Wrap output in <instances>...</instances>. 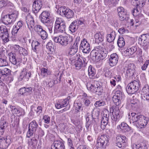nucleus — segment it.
<instances>
[{
	"label": "nucleus",
	"mask_w": 149,
	"mask_h": 149,
	"mask_svg": "<svg viewBox=\"0 0 149 149\" xmlns=\"http://www.w3.org/2000/svg\"><path fill=\"white\" fill-rule=\"evenodd\" d=\"M26 20L28 27L30 30H32L34 27V30L42 39L45 40L47 38L48 34L41 26L38 24L34 26L35 21L31 15H28L26 16Z\"/></svg>",
	"instance_id": "obj_1"
},
{
	"label": "nucleus",
	"mask_w": 149,
	"mask_h": 149,
	"mask_svg": "<svg viewBox=\"0 0 149 149\" xmlns=\"http://www.w3.org/2000/svg\"><path fill=\"white\" fill-rule=\"evenodd\" d=\"M107 51L103 47H96L91 53V55L95 58V61L97 62L105 58Z\"/></svg>",
	"instance_id": "obj_2"
},
{
	"label": "nucleus",
	"mask_w": 149,
	"mask_h": 149,
	"mask_svg": "<svg viewBox=\"0 0 149 149\" xmlns=\"http://www.w3.org/2000/svg\"><path fill=\"white\" fill-rule=\"evenodd\" d=\"M109 136L103 134L99 136L97 139L96 145L97 149H105L109 141Z\"/></svg>",
	"instance_id": "obj_3"
},
{
	"label": "nucleus",
	"mask_w": 149,
	"mask_h": 149,
	"mask_svg": "<svg viewBox=\"0 0 149 149\" xmlns=\"http://www.w3.org/2000/svg\"><path fill=\"white\" fill-rule=\"evenodd\" d=\"M18 16V13H13L11 14L3 16L1 19L2 22L6 25H8L14 22Z\"/></svg>",
	"instance_id": "obj_4"
},
{
	"label": "nucleus",
	"mask_w": 149,
	"mask_h": 149,
	"mask_svg": "<svg viewBox=\"0 0 149 149\" xmlns=\"http://www.w3.org/2000/svg\"><path fill=\"white\" fill-rule=\"evenodd\" d=\"M139 86V81H133L129 84L127 86L126 91L129 94H133L138 91Z\"/></svg>",
	"instance_id": "obj_5"
},
{
	"label": "nucleus",
	"mask_w": 149,
	"mask_h": 149,
	"mask_svg": "<svg viewBox=\"0 0 149 149\" xmlns=\"http://www.w3.org/2000/svg\"><path fill=\"white\" fill-rule=\"evenodd\" d=\"M110 112L112 114L111 118L114 121H118L122 117V115L118 107H111L110 109Z\"/></svg>",
	"instance_id": "obj_6"
},
{
	"label": "nucleus",
	"mask_w": 149,
	"mask_h": 149,
	"mask_svg": "<svg viewBox=\"0 0 149 149\" xmlns=\"http://www.w3.org/2000/svg\"><path fill=\"white\" fill-rule=\"evenodd\" d=\"M38 127L37 122L34 120L31 122L29 124L28 131L26 134V137L29 138L35 133Z\"/></svg>",
	"instance_id": "obj_7"
},
{
	"label": "nucleus",
	"mask_w": 149,
	"mask_h": 149,
	"mask_svg": "<svg viewBox=\"0 0 149 149\" xmlns=\"http://www.w3.org/2000/svg\"><path fill=\"white\" fill-rule=\"evenodd\" d=\"M31 72L26 68H23L22 70L19 77L20 80L28 81L31 77Z\"/></svg>",
	"instance_id": "obj_8"
},
{
	"label": "nucleus",
	"mask_w": 149,
	"mask_h": 149,
	"mask_svg": "<svg viewBox=\"0 0 149 149\" xmlns=\"http://www.w3.org/2000/svg\"><path fill=\"white\" fill-rule=\"evenodd\" d=\"M50 13L47 11H43L40 16V18L41 22L46 26L50 22Z\"/></svg>",
	"instance_id": "obj_9"
},
{
	"label": "nucleus",
	"mask_w": 149,
	"mask_h": 149,
	"mask_svg": "<svg viewBox=\"0 0 149 149\" xmlns=\"http://www.w3.org/2000/svg\"><path fill=\"white\" fill-rule=\"evenodd\" d=\"M53 39L55 42H58L63 46H66L68 43V37L66 36H54Z\"/></svg>",
	"instance_id": "obj_10"
},
{
	"label": "nucleus",
	"mask_w": 149,
	"mask_h": 149,
	"mask_svg": "<svg viewBox=\"0 0 149 149\" xmlns=\"http://www.w3.org/2000/svg\"><path fill=\"white\" fill-rule=\"evenodd\" d=\"M42 1L41 0H36L33 3L32 11L37 15L42 6Z\"/></svg>",
	"instance_id": "obj_11"
},
{
	"label": "nucleus",
	"mask_w": 149,
	"mask_h": 149,
	"mask_svg": "<svg viewBox=\"0 0 149 149\" xmlns=\"http://www.w3.org/2000/svg\"><path fill=\"white\" fill-rule=\"evenodd\" d=\"M8 34L6 27L0 26V37L4 42L6 43L8 41Z\"/></svg>",
	"instance_id": "obj_12"
},
{
	"label": "nucleus",
	"mask_w": 149,
	"mask_h": 149,
	"mask_svg": "<svg viewBox=\"0 0 149 149\" xmlns=\"http://www.w3.org/2000/svg\"><path fill=\"white\" fill-rule=\"evenodd\" d=\"M11 143L10 140L7 138H5L3 137H0V148L1 149H6L10 145Z\"/></svg>",
	"instance_id": "obj_13"
},
{
	"label": "nucleus",
	"mask_w": 149,
	"mask_h": 149,
	"mask_svg": "<svg viewBox=\"0 0 149 149\" xmlns=\"http://www.w3.org/2000/svg\"><path fill=\"white\" fill-rule=\"evenodd\" d=\"M143 117V116L141 115H138V114L134 113H131V116L130 117V122L132 123H135L136 124L140 120H142L143 121H144L143 119H142V118Z\"/></svg>",
	"instance_id": "obj_14"
},
{
	"label": "nucleus",
	"mask_w": 149,
	"mask_h": 149,
	"mask_svg": "<svg viewBox=\"0 0 149 149\" xmlns=\"http://www.w3.org/2000/svg\"><path fill=\"white\" fill-rule=\"evenodd\" d=\"M126 138L124 136L118 135L116 137V145L119 148L124 147V143Z\"/></svg>",
	"instance_id": "obj_15"
},
{
	"label": "nucleus",
	"mask_w": 149,
	"mask_h": 149,
	"mask_svg": "<svg viewBox=\"0 0 149 149\" xmlns=\"http://www.w3.org/2000/svg\"><path fill=\"white\" fill-rule=\"evenodd\" d=\"M139 41L141 42V45L143 47L146 46L149 43V34L141 35L139 38Z\"/></svg>",
	"instance_id": "obj_16"
},
{
	"label": "nucleus",
	"mask_w": 149,
	"mask_h": 149,
	"mask_svg": "<svg viewBox=\"0 0 149 149\" xmlns=\"http://www.w3.org/2000/svg\"><path fill=\"white\" fill-rule=\"evenodd\" d=\"M118 55L116 53L111 54L109 59V63L111 67L113 66L116 65L118 61Z\"/></svg>",
	"instance_id": "obj_17"
},
{
	"label": "nucleus",
	"mask_w": 149,
	"mask_h": 149,
	"mask_svg": "<svg viewBox=\"0 0 149 149\" xmlns=\"http://www.w3.org/2000/svg\"><path fill=\"white\" fill-rule=\"evenodd\" d=\"M83 66L82 60L80 55L77 54L75 56V68L77 70H80Z\"/></svg>",
	"instance_id": "obj_18"
},
{
	"label": "nucleus",
	"mask_w": 149,
	"mask_h": 149,
	"mask_svg": "<svg viewBox=\"0 0 149 149\" xmlns=\"http://www.w3.org/2000/svg\"><path fill=\"white\" fill-rule=\"evenodd\" d=\"M64 146L63 142L59 141H55L51 146V149H64Z\"/></svg>",
	"instance_id": "obj_19"
},
{
	"label": "nucleus",
	"mask_w": 149,
	"mask_h": 149,
	"mask_svg": "<svg viewBox=\"0 0 149 149\" xmlns=\"http://www.w3.org/2000/svg\"><path fill=\"white\" fill-rule=\"evenodd\" d=\"M1 53L0 52L1 58H0V66H5L7 65L8 63L6 60L7 58L4 54L5 50H3Z\"/></svg>",
	"instance_id": "obj_20"
},
{
	"label": "nucleus",
	"mask_w": 149,
	"mask_h": 149,
	"mask_svg": "<svg viewBox=\"0 0 149 149\" xmlns=\"http://www.w3.org/2000/svg\"><path fill=\"white\" fill-rule=\"evenodd\" d=\"M11 74L10 70L5 68L3 69H0V79L4 80L6 77L9 75Z\"/></svg>",
	"instance_id": "obj_21"
},
{
	"label": "nucleus",
	"mask_w": 149,
	"mask_h": 149,
	"mask_svg": "<svg viewBox=\"0 0 149 149\" xmlns=\"http://www.w3.org/2000/svg\"><path fill=\"white\" fill-rule=\"evenodd\" d=\"M142 118V119L144 120L145 121H143L141 120H139L136 124V126L139 128L144 127L147 125L148 122V118L143 116V117Z\"/></svg>",
	"instance_id": "obj_22"
},
{
	"label": "nucleus",
	"mask_w": 149,
	"mask_h": 149,
	"mask_svg": "<svg viewBox=\"0 0 149 149\" xmlns=\"http://www.w3.org/2000/svg\"><path fill=\"white\" fill-rule=\"evenodd\" d=\"M118 127L120 128L123 132H126L131 129V128L126 123L124 122L122 123Z\"/></svg>",
	"instance_id": "obj_23"
},
{
	"label": "nucleus",
	"mask_w": 149,
	"mask_h": 149,
	"mask_svg": "<svg viewBox=\"0 0 149 149\" xmlns=\"http://www.w3.org/2000/svg\"><path fill=\"white\" fill-rule=\"evenodd\" d=\"M136 50V47H128L125 51H123V52L126 56H130L133 54Z\"/></svg>",
	"instance_id": "obj_24"
},
{
	"label": "nucleus",
	"mask_w": 149,
	"mask_h": 149,
	"mask_svg": "<svg viewBox=\"0 0 149 149\" xmlns=\"http://www.w3.org/2000/svg\"><path fill=\"white\" fill-rule=\"evenodd\" d=\"M8 123L2 118L0 122V134H2L4 131L5 129L8 125Z\"/></svg>",
	"instance_id": "obj_25"
},
{
	"label": "nucleus",
	"mask_w": 149,
	"mask_h": 149,
	"mask_svg": "<svg viewBox=\"0 0 149 149\" xmlns=\"http://www.w3.org/2000/svg\"><path fill=\"white\" fill-rule=\"evenodd\" d=\"M88 73L89 77L90 79H93L95 77L96 72L94 68L92 65H90L88 68Z\"/></svg>",
	"instance_id": "obj_26"
},
{
	"label": "nucleus",
	"mask_w": 149,
	"mask_h": 149,
	"mask_svg": "<svg viewBox=\"0 0 149 149\" xmlns=\"http://www.w3.org/2000/svg\"><path fill=\"white\" fill-rule=\"evenodd\" d=\"M61 25L60 26L59 28H54V33H63L65 31L66 27L65 22L61 23Z\"/></svg>",
	"instance_id": "obj_27"
},
{
	"label": "nucleus",
	"mask_w": 149,
	"mask_h": 149,
	"mask_svg": "<svg viewBox=\"0 0 149 149\" xmlns=\"http://www.w3.org/2000/svg\"><path fill=\"white\" fill-rule=\"evenodd\" d=\"M23 25L22 22L19 21L18 22L16 25L13 26L12 32L15 33H17L19 30H20Z\"/></svg>",
	"instance_id": "obj_28"
},
{
	"label": "nucleus",
	"mask_w": 149,
	"mask_h": 149,
	"mask_svg": "<svg viewBox=\"0 0 149 149\" xmlns=\"http://www.w3.org/2000/svg\"><path fill=\"white\" fill-rule=\"evenodd\" d=\"M134 1V5H136V6L137 8H141L144 5L146 1V0H133Z\"/></svg>",
	"instance_id": "obj_29"
},
{
	"label": "nucleus",
	"mask_w": 149,
	"mask_h": 149,
	"mask_svg": "<svg viewBox=\"0 0 149 149\" xmlns=\"http://www.w3.org/2000/svg\"><path fill=\"white\" fill-rule=\"evenodd\" d=\"M69 9L64 6L60 7L58 10V12H60V14L62 16H64L67 13Z\"/></svg>",
	"instance_id": "obj_30"
},
{
	"label": "nucleus",
	"mask_w": 149,
	"mask_h": 149,
	"mask_svg": "<svg viewBox=\"0 0 149 149\" xmlns=\"http://www.w3.org/2000/svg\"><path fill=\"white\" fill-rule=\"evenodd\" d=\"M10 61L14 65H16L17 64V61L16 58V54L15 53L11 52L8 54Z\"/></svg>",
	"instance_id": "obj_31"
},
{
	"label": "nucleus",
	"mask_w": 149,
	"mask_h": 149,
	"mask_svg": "<svg viewBox=\"0 0 149 149\" xmlns=\"http://www.w3.org/2000/svg\"><path fill=\"white\" fill-rule=\"evenodd\" d=\"M65 20L62 18H57L56 20L54 28H59L60 26L61 25V23L65 22Z\"/></svg>",
	"instance_id": "obj_32"
},
{
	"label": "nucleus",
	"mask_w": 149,
	"mask_h": 149,
	"mask_svg": "<svg viewBox=\"0 0 149 149\" xmlns=\"http://www.w3.org/2000/svg\"><path fill=\"white\" fill-rule=\"evenodd\" d=\"M109 120V118H107L102 117L101 124V129L104 130L106 126L108 123Z\"/></svg>",
	"instance_id": "obj_33"
},
{
	"label": "nucleus",
	"mask_w": 149,
	"mask_h": 149,
	"mask_svg": "<svg viewBox=\"0 0 149 149\" xmlns=\"http://www.w3.org/2000/svg\"><path fill=\"white\" fill-rule=\"evenodd\" d=\"M116 36L115 32L112 31L110 34L107 35V40L108 42H113L115 39Z\"/></svg>",
	"instance_id": "obj_34"
},
{
	"label": "nucleus",
	"mask_w": 149,
	"mask_h": 149,
	"mask_svg": "<svg viewBox=\"0 0 149 149\" xmlns=\"http://www.w3.org/2000/svg\"><path fill=\"white\" fill-rule=\"evenodd\" d=\"M118 16L119 17L120 20L122 21H124L127 22L129 18L128 15H127L126 12L121 14H119V15Z\"/></svg>",
	"instance_id": "obj_35"
},
{
	"label": "nucleus",
	"mask_w": 149,
	"mask_h": 149,
	"mask_svg": "<svg viewBox=\"0 0 149 149\" xmlns=\"http://www.w3.org/2000/svg\"><path fill=\"white\" fill-rule=\"evenodd\" d=\"M38 141L36 139L32 138L29 141V146L30 147L34 148L36 146Z\"/></svg>",
	"instance_id": "obj_36"
},
{
	"label": "nucleus",
	"mask_w": 149,
	"mask_h": 149,
	"mask_svg": "<svg viewBox=\"0 0 149 149\" xmlns=\"http://www.w3.org/2000/svg\"><path fill=\"white\" fill-rule=\"evenodd\" d=\"M50 73L47 69L43 68L41 70V74L44 77H47Z\"/></svg>",
	"instance_id": "obj_37"
},
{
	"label": "nucleus",
	"mask_w": 149,
	"mask_h": 149,
	"mask_svg": "<svg viewBox=\"0 0 149 149\" xmlns=\"http://www.w3.org/2000/svg\"><path fill=\"white\" fill-rule=\"evenodd\" d=\"M75 125L76 126L75 127V130L78 133H79L82 130V128L81 123L80 121L77 120V122L75 124Z\"/></svg>",
	"instance_id": "obj_38"
},
{
	"label": "nucleus",
	"mask_w": 149,
	"mask_h": 149,
	"mask_svg": "<svg viewBox=\"0 0 149 149\" xmlns=\"http://www.w3.org/2000/svg\"><path fill=\"white\" fill-rule=\"evenodd\" d=\"M122 99L118 97L113 96L112 97V101L114 104L117 106H118L120 103V100Z\"/></svg>",
	"instance_id": "obj_39"
},
{
	"label": "nucleus",
	"mask_w": 149,
	"mask_h": 149,
	"mask_svg": "<svg viewBox=\"0 0 149 149\" xmlns=\"http://www.w3.org/2000/svg\"><path fill=\"white\" fill-rule=\"evenodd\" d=\"M118 47H123L125 45V42L123 37H119L117 42Z\"/></svg>",
	"instance_id": "obj_40"
},
{
	"label": "nucleus",
	"mask_w": 149,
	"mask_h": 149,
	"mask_svg": "<svg viewBox=\"0 0 149 149\" xmlns=\"http://www.w3.org/2000/svg\"><path fill=\"white\" fill-rule=\"evenodd\" d=\"M135 72V70H127L126 75L129 77H133Z\"/></svg>",
	"instance_id": "obj_41"
},
{
	"label": "nucleus",
	"mask_w": 149,
	"mask_h": 149,
	"mask_svg": "<svg viewBox=\"0 0 149 149\" xmlns=\"http://www.w3.org/2000/svg\"><path fill=\"white\" fill-rule=\"evenodd\" d=\"M70 96L68 97L64 100H60L63 107L67 106L69 102V100L70 99Z\"/></svg>",
	"instance_id": "obj_42"
},
{
	"label": "nucleus",
	"mask_w": 149,
	"mask_h": 149,
	"mask_svg": "<svg viewBox=\"0 0 149 149\" xmlns=\"http://www.w3.org/2000/svg\"><path fill=\"white\" fill-rule=\"evenodd\" d=\"M95 37L96 40L100 41H102L103 40V36L100 33H97L95 35Z\"/></svg>",
	"instance_id": "obj_43"
},
{
	"label": "nucleus",
	"mask_w": 149,
	"mask_h": 149,
	"mask_svg": "<svg viewBox=\"0 0 149 149\" xmlns=\"http://www.w3.org/2000/svg\"><path fill=\"white\" fill-rule=\"evenodd\" d=\"M25 114L24 110L22 108L19 107L17 115L18 116H24Z\"/></svg>",
	"instance_id": "obj_44"
},
{
	"label": "nucleus",
	"mask_w": 149,
	"mask_h": 149,
	"mask_svg": "<svg viewBox=\"0 0 149 149\" xmlns=\"http://www.w3.org/2000/svg\"><path fill=\"white\" fill-rule=\"evenodd\" d=\"M73 12L71 10L69 9L65 17H66L67 18L69 19L72 18L73 17Z\"/></svg>",
	"instance_id": "obj_45"
},
{
	"label": "nucleus",
	"mask_w": 149,
	"mask_h": 149,
	"mask_svg": "<svg viewBox=\"0 0 149 149\" xmlns=\"http://www.w3.org/2000/svg\"><path fill=\"white\" fill-rule=\"evenodd\" d=\"M11 3L7 0H2L0 1V8L6 6L8 4Z\"/></svg>",
	"instance_id": "obj_46"
},
{
	"label": "nucleus",
	"mask_w": 149,
	"mask_h": 149,
	"mask_svg": "<svg viewBox=\"0 0 149 149\" xmlns=\"http://www.w3.org/2000/svg\"><path fill=\"white\" fill-rule=\"evenodd\" d=\"M69 31L70 33H73V35H74V21H73L70 24L69 27Z\"/></svg>",
	"instance_id": "obj_47"
},
{
	"label": "nucleus",
	"mask_w": 149,
	"mask_h": 149,
	"mask_svg": "<svg viewBox=\"0 0 149 149\" xmlns=\"http://www.w3.org/2000/svg\"><path fill=\"white\" fill-rule=\"evenodd\" d=\"M19 108L18 107H16L15 106H10V110L13 114H16L17 115V114Z\"/></svg>",
	"instance_id": "obj_48"
},
{
	"label": "nucleus",
	"mask_w": 149,
	"mask_h": 149,
	"mask_svg": "<svg viewBox=\"0 0 149 149\" xmlns=\"http://www.w3.org/2000/svg\"><path fill=\"white\" fill-rule=\"evenodd\" d=\"M140 8H137L136 6V8H134L132 11V13L134 16H136L139 14L140 13Z\"/></svg>",
	"instance_id": "obj_49"
},
{
	"label": "nucleus",
	"mask_w": 149,
	"mask_h": 149,
	"mask_svg": "<svg viewBox=\"0 0 149 149\" xmlns=\"http://www.w3.org/2000/svg\"><path fill=\"white\" fill-rule=\"evenodd\" d=\"M103 92V89L100 86H98L94 93L98 95H100Z\"/></svg>",
	"instance_id": "obj_50"
},
{
	"label": "nucleus",
	"mask_w": 149,
	"mask_h": 149,
	"mask_svg": "<svg viewBox=\"0 0 149 149\" xmlns=\"http://www.w3.org/2000/svg\"><path fill=\"white\" fill-rule=\"evenodd\" d=\"M142 93H149V86L148 84H146L143 87L142 90Z\"/></svg>",
	"instance_id": "obj_51"
},
{
	"label": "nucleus",
	"mask_w": 149,
	"mask_h": 149,
	"mask_svg": "<svg viewBox=\"0 0 149 149\" xmlns=\"http://www.w3.org/2000/svg\"><path fill=\"white\" fill-rule=\"evenodd\" d=\"M125 68H127V70H135L136 66L133 63H130L128 64L127 67H125Z\"/></svg>",
	"instance_id": "obj_52"
},
{
	"label": "nucleus",
	"mask_w": 149,
	"mask_h": 149,
	"mask_svg": "<svg viewBox=\"0 0 149 149\" xmlns=\"http://www.w3.org/2000/svg\"><path fill=\"white\" fill-rule=\"evenodd\" d=\"M75 110L77 112H79L81 110H82L83 109V108L81 106V104L80 103H76V104L75 105Z\"/></svg>",
	"instance_id": "obj_53"
},
{
	"label": "nucleus",
	"mask_w": 149,
	"mask_h": 149,
	"mask_svg": "<svg viewBox=\"0 0 149 149\" xmlns=\"http://www.w3.org/2000/svg\"><path fill=\"white\" fill-rule=\"evenodd\" d=\"M17 47L18 48L19 53L22 54L23 55H27V50L25 49L23 47H19V48L18 47Z\"/></svg>",
	"instance_id": "obj_54"
},
{
	"label": "nucleus",
	"mask_w": 149,
	"mask_h": 149,
	"mask_svg": "<svg viewBox=\"0 0 149 149\" xmlns=\"http://www.w3.org/2000/svg\"><path fill=\"white\" fill-rule=\"evenodd\" d=\"M114 96L118 97L120 99H122L123 97L122 91L119 90L116 91L115 94Z\"/></svg>",
	"instance_id": "obj_55"
},
{
	"label": "nucleus",
	"mask_w": 149,
	"mask_h": 149,
	"mask_svg": "<svg viewBox=\"0 0 149 149\" xmlns=\"http://www.w3.org/2000/svg\"><path fill=\"white\" fill-rule=\"evenodd\" d=\"M105 104L104 102L102 100H99L96 101L95 104V105L96 107H100L104 106Z\"/></svg>",
	"instance_id": "obj_56"
},
{
	"label": "nucleus",
	"mask_w": 149,
	"mask_h": 149,
	"mask_svg": "<svg viewBox=\"0 0 149 149\" xmlns=\"http://www.w3.org/2000/svg\"><path fill=\"white\" fill-rule=\"evenodd\" d=\"M90 47L89 43L86 41V40L84 39L83 41H81L80 47Z\"/></svg>",
	"instance_id": "obj_57"
},
{
	"label": "nucleus",
	"mask_w": 149,
	"mask_h": 149,
	"mask_svg": "<svg viewBox=\"0 0 149 149\" xmlns=\"http://www.w3.org/2000/svg\"><path fill=\"white\" fill-rule=\"evenodd\" d=\"M56 108L58 109H61L63 107L61 100H58L55 104Z\"/></svg>",
	"instance_id": "obj_58"
},
{
	"label": "nucleus",
	"mask_w": 149,
	"mask_h": 149,
	"mask_svg": "<svg viewBox=\"0 0 149 149\" xmlns=\"http://www.w3.org/2000/svg\"><path fill=\"white\" fill-rule=\"evenodd\" d=\"M80 48H81L83 52L85 53H89L91 50L90 47H80Z\"/></svg>",
	"instance_id": "obj_59"
},
{
	"label": "nucleus",
	"mask_w": 149,
	"mask_h": 149,
	"mask_svg": "<svg viewBox=\"0 0 149 149\" xmlns=\"http://www.w3.org/2000/svg\"><path fill=\"white\" fill-rule=\"evenodd\" d=\"M92 118L93 119V115L89 113H87L86 116V122H89L90 120Z\"/></svg>",
	"instance_id": "obj_60"
},
{
	"label": "nucleus",
	"mask_w": 149,
	"mask_h": 149,
	"mask_svg": "<svg viewBox=\"0 0 149 149\" xmlns=\"http://www.w3.org/2000/svg\"><path fill=\"white\" fill-rule=\"evenodd\" d=\"M149 64V60H146L145 63L141 67V69L143 70H145L147 68L148 65Z\"/></svg>",
	"instance_id": "obj_61"
},
{
	"label": "nucleus",
	"mask_w": 149,
	"mask_h": 149,
	"mask_svg": "<svg viewBox=\"0 0 149 149\" xmlns=\"http://www.w3.org/2000/svg\"><path fill=\"white\" fill-rule=\"evenodd\" d=\"M103 113L104 116L102 117L104 118L106 117L109 118L110 116V113L108 110H105L104 111Z\"/></svg>",
	"instance_id": "obj_62"
},
{
	"label": "nucleus",
	"mask_w": 149,
	"mask_h": 149,
	"mask_svg": "<svg viewBox=\"0 0 149 149\" xmlns=\"http://www.w3.org/2000/svg\"><path fill=\"white\" fill-rule=\"evenodd\" d=\"M142 96L144 100L146 99L147 100H149V93H143Z\"/></svg>",
	"instance_id": "obj_63"
},
{
	"label": "nucleus",
	"mask_w": 149,
	"mask_h": 149,
	"mask_svg": "<svg viewBox=\"0 0 149 149\" xmlns=\"http://www.w3.org/2000/svg\"><path fill=\"white\" fill-rule=\"evenodd\" d=\"M139 149H147L146 145L144 143H142L140 144Z\"/></svg>",
	"instance_id": "obj_64"
}]
</instances>
